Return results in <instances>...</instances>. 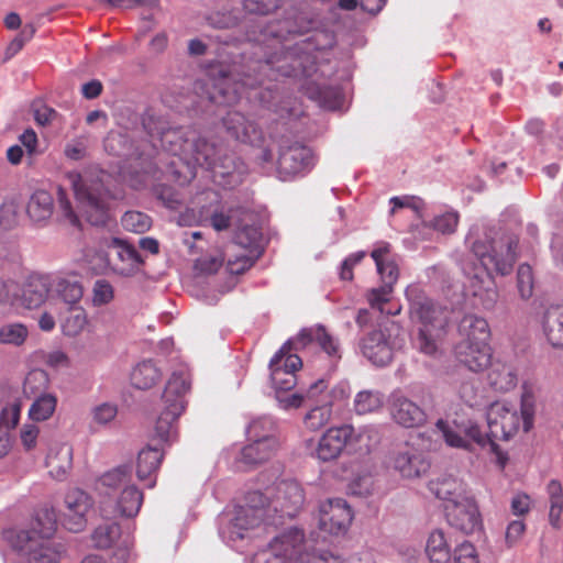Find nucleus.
<instances>
[{
  "instance_id": "1",
  "label": "nucleus",
  "mask_w": 563,
  "mask_h": 563,
  "mask_svg": "<svg viewBox=\"0 0 563 563\" xmlns=\"http://www.w3.org/2000/svg\"><path fill=\"white\" fill-rule=\"evenodd\" d=\"M466 246L479 265L465 262L462 265L465 275L464 290L474 299V305L492 310L498 301V289L492 271L500 276L512 272L517 260L518 238L512 233L499 232L494 228L475 225L465 239Z\"/></svg>"
},
{
  "instance_id": "2",
  "label": "nucleus",
  "mask_w": 563,
  "mask_h": 563,
  "mask_svg": "<svg viewBox=\"0 0 563 563\" xmlns=\"http://www.w3.org/2000/svg\"><path fill=\"white\" fill-rule=\"evenodd\" d=\"M317 344L329 358L332 368L341 358V349L338 339L333 338L324 327L317 325L301 330L297 336L289 339L275 353L269 362L271 379L277 394L291 390L296 384V371L302 366V360L292 350L300 351Z\"/></svg>"
},
{
  "instance_id": "3",
  "label": "nucleus",
  "mask_w": 563,
  "mask_h": 563,
  "mask_svg": "<svg viewBox=\"0 0 563 563\" xmlns=\"http://www.w3.org/2000/svg\"><path fill=\"white\" fill-rule=\"evenodd\" d=\"M56 527L54 508L44 506L36 510L27 527L5 529L2 537L18 554V563H57L60 550L51 540Z\"/></svg>"
},
{
  "instance_id": "4",
  "label": "nucleus",
  "mask_w": 563,
  "mask_h": 563,
  "mask_svg": "<svg viewBox=\"0 0 563 563\" xmlns=\"http://www.w3.org/2000/svg\"><path fill=\"white\" fill-rule=\"evenodd\" d=\"M538 411V397L534 389L525 384L518 408L506 400L490 404L486 410L488 435L494 440H509L520 430L529 432Z\"/></svg>"
},
{
  "instance_id": "5",
  "label": "nucleus",
  "mask_w": 563,
  "mask_h": 563,
  "mask_svg": "<svg viewBox=\"0 0 563 563\" xmlns=\"http://www.w3.org/2000/svg\"><path fill=\"white\" fill-rule=\"evenodd\" d=\"M406 296L410 302L411 319L420 323L413 346L426 355L435 356L440 352L439 342L446 324V312L417 285L409 286Z\"/></svg>"
},
{
  "instance_id": "6",
  "label": "nucleus",
  "mask_w": 563,
  "mask_h": 563,
  "mask_svg": "<svg viewBox=\"0 0 563 563\" xmlns=\"http://www.w3.org/2000/svg\"><path fill=\"white\" fill-rule=\"evenodd\" d=\"M262 525H271L266 518L262 492L250 493L243 505L225 509L219 517V534L228 545L240 549V544L252 538Z\"/></svg>"
},
{
  "instance_id": "7",
  "label": "nucleus",
  "mask_w": 563,
  "mask_h": 563,
  "mask_svg": "<svg viewBox=\"0 0 563 563\" xmlns=\"http://www.w3.org/2000/svg\"><path fill=\"white\" fill-rule=\"evenodd\" d=\"M190 389V373L185 364L172 372L162 396V409L155 424V435L173 443L178 438V419L186 408L185 395Z\"/></svg>"
},
{
  "instance_id": "8",
  "label": "nucleus",
  "mask_w": 563,
  "mask_h": 563,
  "mask_svg": "<svg viewBox=\"0 0 563 563\" xmlns=\"http://www.w3.org/2000/svg\"><path fill=\"white\" fill-rule=\"evenodd\" d=\"M75 197L88 222L101 225L109 219V191L104 188L106 174L97 168L66 175Z\"/></svg>"
},
{
  "instance_id": "9",
  "label": "nucleus",
  "mask_w": 563,
  "mask_h": 563,
  "mask_svg": "<svg viewBox=\"0 0 563 563\" xmlns=\"http://www.w3.org/2000/svg\"><path fill=\"white\" fill-rule=\"evenodd\" d=\"M185 162H194L207 169H211L216 178L229 177L230 180L225 183L229 186L239 183L243 174V164L235 162L228 154L223 142L199 137L197 132H195L188 150V157H186Z\"/></svg>"
},
{
  "instance_id": "10",
  "label": "nucleus",
  "mask_w": 563,
  "mask_h": 563,
  "mask_svg": "<svg viewBox=\"0 0 563 563\" xmlns=\"http://www.w3.org/2000/svg\"><path fill=\"white\" fill-rule=\"evenodd\" d=\"M434 449L435 446L429 439H426V434L412 437L391 452L389 465L402 478L421 477L430 468V461L426 452Z\"/></svg>"
},
{
  "instance_id": "11",
  "label": "nucleus",
  "mask_w": 563,
  "mask_h": 563,
  "mask_svg": "<svg viewBox=\"0 0 563 563\" xmlns=\"http://www.w3.org/2000/svg\"><path fill=\"white\" fill-rule=\"evenodd\" d=\"M305 46L303 48L297 45L294 49L274 55L269 59L258 63L256 70L274 80H277L279 76L310 78L317 69L314 57L309 52L310 43Z\"/></svg>"
},
{
  "instance_id": "12",
  "label": "nucleus",
  "mask_w": 563,
  "mask_h": 563,
  "mask_svg": "<svg viewBox=\"0 0 563 563\" xmlns=\"http://www.w3.org/2000/svg\"><path fill=\"white\" fill-rule=\"evenodd\" d=\"M262 494L266 518L271 525H277V514H280V518L296 516L305 503L303 489L295 479H283Z\"/></svg>"
},
{
  "instance_id": "13",
  "label": "nucleus",
  "mask_w": 563,
  "mask_h": 563,
  "mask_svg": "<svg viewBox=\"0 0 563 563\" xmlns=\"http://www.w3.org/2000/svg\"><path fill=\"white\" fill-rule=\"evenodd\" d=\"M404 340L399 338V327L395 323L384 329L369 332L361 342L363 355L376 366L387 365L395 350L401 347Z\"/></svg>"
},
{
  "instance_id": "14",
  "label": "nucleus",
  "mask_w": 563,
  "mask_h": 563,
  "mask_svg": "<svg viewBox=\"0 0 563 563\" xmlns=\"http://www.w3.org/2000/svg\"><path fill=\"white\" fill-rule=\"evenodd\" d=\"M220 78L211 82L212 90H207V98L218 106H230L238 102L246 89H255L263 85V79H257L245 74L241 79L234 80L232 75L220 70ZM209 88V84H206Z\"/></svg>"
},
{
  "instance_id": "15",
  "label": "nucleus",
  "mask_w": 563,
  "mask_h": 563,
  "mask_svg": "<svg viewBox=\"0 0 563 563\" xmlns=\"http://www.w3.org/2000/svg\"><path fill=\"white\" fill-rule=\"evenodd\" d=\"M354 512L343 498H329L319 506V530L329 536H343L347 532Z\"/></svg>"
},
{
  "instance_id": "16",
  "label": "nucleus",
  "mask_w": 563,
  "mask_h": 563,
  "mask_svg": "<svg viewBox=\"0 0 563 563\" xmlns=\"http://www.w3.org/2000/svg\"><path fill=\"white\" fill-rule=\"evenodd\" d=\"M302 541V531L292 527L275 537L267 548L256 552L252 563H287L298 554V544Z\"/></svg>"
},
{
  "instance_id": "17",
  "label": "nucleus",
  "mask_w": 563,
  "mask_h": 563,
  "mask_svg": "<svg viewBox=\"0 0 563 563\" xmlns=\"http://www.w3.org/2000/svg\"><path fill=\"white\" fill-rule=\"evenodd\" d=\"M144 126L152 137L155 147L161 146L164 151L179 156L183 161L188 157V150L195 136L191 128H152L150 121H144Z\"/></svg>"
},
{
  "instance_id": "18",
  "label": "nucleus",
  "mask_w": 563,
  "mask_h": 563,
  "mask_svg": "<svg viewBox=\"0 0 563 563\" xmlns=\"http://www.w3.org/2000/svg\"><path fill=\"white\" fill-rule=\"evenodd\" d=\"M313 164L312 151L300 143H292L280 147L276 172L278 178L285 181L305 175Z\"/></svg>"
},
{
  "instance_id": "19",
  "label": "nucleus",
  "mask_w": 563,
  "mask_h": 563,
  "mask_svg": "<svg viewBox=\"0 0 563 563\" xmlns=\"http://www.w3.org/2000/svg\"><path fill=\"white\" fill-rule=\"evenodd\" d=\"M92 498L80 488L69 489L60 509L62 525L71 532H80L87 526V515L92 508Z\"/></svg>"
},
{
  "instance_id": "20",
  "label": "nucleus",
  "mask_w": 563,
  "mask_h": 563,
  "mask_svg": "<svg viewBox=\"0 0 563 563\" xmlns=\"http://www.w3.org/2000/svg\"><path fill=\"white\" fill-rule=\"evenodd\" d=\"M433 433L442 437L446 444L453 448H468L470 441L479 445H485L487 440H494L488 434L485 435L481 431L479 427L472 421H467L466 423L453 422L451 424L448 421L440 419L435 424Z\"/></svg>"
},
{
  "instance_id": "21",
  "label": "nucleus",
  "mask_w": 563,
  "mask_h": 563,
  "mask_svg": "<svg viewBox=\"0 0 563 563\" xmlns=\"http://www.w3.org/2000/svg\"><path fill=\"white\" fill-rule=\"evenodd\" d=\"M143 504V493L132 483L109 499L100 501L102 516L107 518L136 516Z\"/></svg>"
},
{
  "instance_id": "22",
  "label": "nucleus",
  "mask_w": 563,
  "mask_h": 563,
  "mask_svg": "<svg viewBox=\"0 0 563 563\" xmlns=\"http://www.w3.org/2000/svg\"><path fill=\"white\" fill-rule=\"evenodd\" d=\"M445 515L449 523L465 534L479 531L483 527L482 517L473 495L459 503L445 506Z\"/></svg>"
},
{
  "instance_id": "23",
  "label": "nucleus",
  "mask_w": 563,
  "mask_h": 563,
  "mask_svg": "<svg viewBox=\"0 0 563 563\" xmlns=\"http://www.w3.org/2000/svg\"><path fill=\"white\" fill-rule=\"evenodd\" d=\"M388 407L393 421L404 428H417L427 420L426 411L400 390L390 394Z\"/></svg>"
},
{
  "instance_id": "24",
  "label": "nucleus",
  "mask_w": 563,
  "mask_h": 563,
  "mask_svg": "<svg viewBox=\"0 0 563 563\" xmlns=\"http://www.w3.org/2000/svg\"><path fill=\"white\" fill-rule=\"evenodd\" d=\"M51 275L29 276L19 292L14 295L12 305L30 310L40 308L51 292Z\"/></svg>"
},
{
  "instance_id": "25",
  "label": "nucleus",
  "mask_w": 563,
  "mask_h": 563,
  "mask_svg": "<svg viewBox=\"0 0 563 563\" xmlns=\"http://www.w3.org/2000/svg\"><path fill=\"white\" fill-rule=\"evenodd\" d=\"M489 339L481 341H460L455 346V355L460 363L472 372H482L492 363Z\"/></svg>"
},
{
  "instance_id": "26",
  "label": "nucleus",
  "mask_w": 563,
  "mask_h": 563,
  "mask_svg": "<svg viewBox=\"0 0 563 563\" xmlns=\"http://www.w3.org/2000/svg\"><path fill=\"white\" fill-rule=\"evenodd\" d=\"M350 433V424H342L327 429L318 441L314 452L316 457L322 462L336 460L345 449L346 439Z\"/></svg>"
},
{
  "instance_id": "27",
  "label": "nucleus",
  "mask_w": 563,
  "mask_h": 563,
  "mask_svg": "<svg viewBox=\"0 0 563 563\" xmlns=\"http://www.w3.org/2000/svg\"><path fill=\"white\" fill-rule=\"evenodd\" d=\"M223 126L236 141L258 145L263 140L262 131L239 111H229L223 118Z\"/></svg>"
},
{
  "instance_id": "28",
  "label": "nucleus",
  "mask_w": 563,
  "mask_h": 563,
  "mask_svg": "<svg viewBox=\"0 0 563 563\" xmlns=\"http://www.w3.org/2000/svg\"><path fill=\"white\" fill-rule=\"evenodd\" d=\"M371 256L375 262L376 269L383 285L390 286L397 283L399 277L398 256L391 253L390 244L387 242L375 243Z\"/></svg>"
},
{
  "instance_id": "29",
  "label": "nucleus",
  "mask_w": 563,
  "mask_h": 563,
  "mask_svg": "<svg viewBox=\"0 0 563 563\" xmlns=\"http://www.w3.org/2000/svg\"><path fill=\"white\" fill-rule=\"evenodd\" d=\"M429 489L437 498L443 501L444 507L459 503L472 495L465 483L452 475H441L430 481Z\"/></svg>"
},
{
  "instance_id": "30",
  "label": "nucleus",
  "mask_w": 563,
  "mask_h": 563,
  "mask_svg": "<svg viewBox=\"0 0 563 563\" xmlns=\"http://www.w3.org/2000/svg\"><path fill=\"white\" fill-rule=\"evenodd\" d=\"M132 466L122 464L104 472L96 483V489L103 499H109L132 484Z\"/></svg>"
},
{
  "instance_id": "31",
  "label": "nucleus",
  "mask_w": 563,
  "mask_h": 563,
  "mask_svg": "<svg viewBox=\"0 0 563 563\" xmlns=\"http://www.w3.org/2000/svg\"><path fill=\"white\" fill-rule=\"evenodd\" d=\"M51 292L67 307L80 305L84 287L73 273L51 275Z\"/></svg>"
},
{
  "instance_id": "32",
  "label": "nucleus",
  "mask_w": 563,
  "mask_h": 563,
  "mask_svg": "<svg viewBox=\"0 0 563 563\" xmlns=\"http://www.w3.org/2000/svg\"><path fill=\"white\" fill-rule=\"evenodd\" d=\"M45 465L51 477L64 481L73 466V448L68 443H55L48 449Z\"/></svg>"
},
{
  "instance_id": "33",
  "label": "nucleus",
  "mask_w": 563,
  "mask_h": 563,
  "mask_svg": "<svg viewBox=\"0 0 563 563\" xmlns=\"http://www.w3.org/2000/svg\"><path fill=\"white\" fill-rule=\"evenodd\" d=\"M487 379L495 390L510 391L518 384V368L511 361L495 360L490 363Z\"/></svg>"
},
{
  "instance_id": "34",
  "label": "nucleus",
  "mask_w": 563,
  "mask_h": 563,
  "mask_svg": "<svg viewBox=\"0 0 563 563\" xmlns=\"http://www.w3.org/2000/svg\"><path fill=\"white\" fill-rule=\"evenodd\" d=\"M240 454V460L246 465H255L268 460L278 449L279 442L275 437L263 435L262 439H250Z\"/></svg>"
},
{
  "instance_id": "35",
  "label": "nucleus",
  "mask_w": 563,
  "mask_h": 563,
  "mask_svg": "<svg viewBox=\"0 0 563 563\" xmlns=\"http://www.w3.org/2000/svg\"><path fill=\"white\" fill-rule=\"evenodd\" d=\"M541 328L547 341L556 349L563 347V306H549L541 318Z\"/></svg>"
},
{
  "instance_id": "36",
  "label": "nucleus",
  "mask_w": 563,
  "mask_h": 563,
  "mask_svg": "<svg viewBox=\"0 0 563 563\" xmlns=\"http://www.w3.org/2000/svg\"><path fill=\"white\" fill-rule=\"evenodd\" d=\"M54 199L46 190L34 191L26 205V213L29 219L38 227L47 224L53 216Z\"/></svg>"
},
{
  "instance_id": "37",
  "label": "nucleus",
  "mask_w": 563,
  "mask_h": 563,
  "mask_svg": "<svg viewBox=\"0 0 563 563\" xmlns=\"http://www.w3.org/2000/svg\"><path fill=\"white\" fill-rule=\"evenodd\" d=\"M164 457L162 449L156 446H146L139 452L136 461V475L141 482L148 479L147 487L153 488L156 484L155 478H152Z\"/></svg>"
},
{
  "instance_id": "38",
  "label": "nucleus",
  "mask_w": 563,
  "mask_h": 563,
  "mask_svg": "<svg viewBox=\"0 0 563 563\" xmlns=\"http://www.w3.org/2000/svg\"><path fill=\"white\" fill-rule=\"evenodd\" d=\"M311 541H306L302 534V541L298 544V554H296V561L298 563H347L353 559L365 558L372 555L368 552L362 553L361 555H353L346 561H341L340 556L335 555L329 550L321 548H314L310 544Z\"/></svg>"
},
{
  "instance_id": "39",
  "label": "nucleus",
  "mask_w": 563,
  "mask_h": 563,
  "mask_svg": "<svg viewBox=\"0 0 563 563\" xmlns=\"http://www.w3.org/2000/svg\"><path fill=\"white\" fill-rule=\"evenodd\" d=\"M108 247L117 252V257L121 265L117 266L115 271L121 275L132 274L142 263V258L135 247L123 240L112 238L108 243Z\"/></svg>"
},
{
  "instance_id": "40",
  "label": "nucleus",
  "mask_w": 563,
  "mask_h": 563,
  "mask_svg": "<svg viewBox=\"0 0 563 563\" xmlns=\"http://www.w3.org/2000/svg\"><path fill=\"white\" fill-rule=\"evenodd\" d=\"M351 433L346 439V446L349 453L358 455H367L371 452L373 444L377 438V431L371 426H363L355 429L350 424Z\"/></svg>"
},
{
  "instance_id": "41",
  "label": "nucleus",
  "mask_w": 563,
  "mask_h": 563,
  "mask_svg": "<svg viewBox=\"0 0 563 563\" xmlns=\"http://www.w3.org/2000/svg\"><path fill=\"white\" fill-rule=\"evenodd\" d=\"M459 333L462 336L461 341H481L490 338L488 322L475 314H466L462 318Z\"/></svg>"
},
{
  "instance_id": "42",
  "label": "nucleus",
  "mask_w": 563,
  "mask_h": 563,
  "mask_svg": "<svg viewBox=\"0 0 563 563\" xmlns=\"http://www.w3.org/2000/svg\"><path fill=\"white\" fill-rule=\"evenodd\" d=\"M307 406L333 404L336 397L345 398L346 393L343 387H335L328 390V386L323 379H319L311 384L303 394Z\"/></svg>"
},
{
  "instance_id": "43",
  "label": "nucleus",
  "mask_w": 563,
  "mask_h": 563,
  "mask_svg": "<svg viewBox=\"0 0 563 563\" xmlns=\"http://www.w3.org/2000/svg\"><path fill=\"white\" fill-rule=\"evenodd\" d=\"M394 288L382 285L373 288L367 294V301L373 309L378 310L382 314L396 316L400 312L401 307L397 302H391Z\"/></svg>"
},
{
  "instance_id": "44",
  "label": "nucleus",
  "mask_w": 563,
  "mask_h": 563,
  "mask_svg": "<svg viewBox=\"0 0 563 563\" xmlns=\"http://www.w3.org/2000/svg\"><path fill=\"white\" fill-rule=\"evenodd\" d=\"M162 377V373L152 361L139 363L131 374L132 385L139 389H148L153 387Z\"/></svg>"
},
{
  "instance_id": "45",
  "label": "nucleus",
  "mask_w": 563,
  "mask_h": 563,
  "mask_svg": "<svg viewBox=\"0 0 563 563\" xmlns=\"http://www.w3.org/2000/svg\"><path fill=\"white\" fill-rule=\"evenodd\" d=\"M235 245L261 256L263 252V234L258 225H243L235 234Z\"/></svg>"
},
{
  "instance_id": "46",
  "label": "nucleus",
  "mask_w": 563,
  "mask_h": 563,
  "mask_svg": "<svg viewBox=\"0 0 563 563\" xmlns=\"http://www.w3.org/2000/svg\"><path fill=\"white\" fill-rule=\"evenodd\" d=\"M56 406L57 397L54 394H41L34 397V400L29 409V417L32 421H46L55 412Z\"/></svg>"
},
{
  "instance_id": "47",
  "label": "nucleus",
  "mask_w": 563,
  "mask_h": 563,
  "mask_svg": "<svg viewBox=\"0 0 563 563\" xmlns=\"http://www.w3.org/2000/svg\"><path fill=\"white\" fill-rule=\"evenodd\" d=\"M426 552L431 562L445 563L450 560V548L443 531L435 530L430 533Z\"/></svg>"
},
{
  "instance_id": "48",
  "label": "nucleus",
  "mask_w": 563,
  "mask_h": 563,
  "mask_svg": "<svg viewBox=\"0 0 563 563\" xmlns=\"http://www.w3.org/2000/svg\"><path fill=\"white\" fill-rule=\"evenodd\" d=\"M384 395L378 390H361L354 398V410L357 415H367L382 409Z\"/></svg>"
},
{
  "instance_id": "49",
  "label": "nucleus",
  "mask_w": 563,
  "mask_h": 563,
  "mask_svg": "<svg viewBox=\"0 0 563 563\" xmlns=\"http://www.w3.org/2000/svg\"><path fill=\"white\" fill-rule=\"evenodd\" d=\"M87 322V312L80 305L68 307V314L62 323L63 332L67 336H76L84 331Z\"/></svg>"
},
{
  "instance_id": "50",
  "label": "nucleus",
  "mask_w": 563,
  "mask_h": 563,
  "mask_svg": "<svg viewBox=\"0 0 563 563\" xmlns=\"http://www.w3.org/2000/svg\"><path fill=\"white\" fill-rule=\"evenodd\" d=\"M303 418V423L311 431L320 430L332 419L333 404L311 405Z\"/></svg>"
},
{
  "instance_id": "51",
  "label": "nucleus",
  "mask_w": 563,
  "mask_h": 563,
  "mask_svg": "<svg viewBox=\"0 0 563 563\" xmlns=\"http://www.w3.org/2000/svg\"><path fill=\"white\" fill-rule=\"evenodd\" d=\"M29 338L26 325L20 322H9L0 325V343L21 346Z\"/></svg>"
},
{
  "instance_id": "52",
  "label": "nucleus",
  "mask_w": 563,
  "mask_h": 563,
  "mask_svg": "<svg viewBox=\"0 0 563 563\" xmlns=\"http://www.w3.org/2000/svg\"><path fill=\"white\" fill-rule=\"evenodd\" d=\"M459 224V213L448 210L433 217L430 222L422 221L416 228H433L442 234L453 233Z\"/></svg>"
},
{
  "instance_id": "53",
  "label": "nucleus",
  "mask_w": 563,
  "mask_h": 563,
  "mask_svg": "<svg viewBox=\"0 0 563 563\" xmlns=\"http://www.w3.org/2000/svg\"><path fill=\"white\" fill-rule=\"evenodd\" d=\"M48 384L49 379L46 372L43 369L31 371L25 377L23 393L25 396L33 398L41 394H48L46 391Z\"/></svg>"
},
{
  "instance_id": "54",
  "label": "nucleus",
  "mask_w": 563,
  "mask_h": 563,
  "mask_svg": "<svg viewBox=\"0 0 563 563\" xmlns=\"http://www.w3.org/2000/svg\"><path fill=\"white\" fill-rule=\"evenodd\" d=\"M120 537V527L115 522H104L96 528L92 533V541L97 548L108 549L114 544Z\"/></svg>"
},
{
  "instance_id": "55",
  "label": "nucleus",
  "mask_w": 563,
  "mask_h": 563,
  "mask_svg": "<svg viewBox=\"0 0 563 563\" xmlns=\"http://www.w3.org/2000/svg\"><path fill=\"white\" fill-rule=\"evenodd\" d=\"M258 257L245 250L235 254H228L227 271L233 275L242 274L252 267Z\"/></svg>"
},
{
  "instance_id": "56",
  "label": "nucleus",
  "mask_w": 563,
  "mask_h": 563,
  "mask_svg": "<svg viewBox=\"0 0 563 563\" xmlns=\"http://www.w3.org/2000/svg\"><path fill=\"white\" fill-rule=\"evenodd\" d=\"M121 223L125 230L134 233H144L152 225L151 218L140 211H126L121 219Z\"/></svg>"
},
{
  "instance_id": "57",
  "label": "nucleus",
  "mask_w": 563,
  "mask_h": 563,
  "mask_svg": "<svg viewBox=\"0 0 563 563\" xmlns=\"http://www.w3.org/2000/svg\"><path fill=\"white\" fill-rule=\"evenodd\" d=\"M534 278L532 268L521 264L517 271V289L521 299L527 300L533 295Z\"/></svg>"
},
{
  "instance_id": "58",
  "label": "nucleus",
  "mask_w": 563,
  "mask_h": 563,
  "mask_svg": "<svg viewBox=\"0 0 563 563\" xmlns=\"http://www.w3.org/2000/svg\"><path fill=\"white\" fill-rule=\"evenodd\" d=\"M197 221H210L211 225L217 231L225 230L230 225V217L220 210L218 203L212 209H205V207H202Z\"/></svg>"
},
{
  "instance_id": "59",
  "label": "nucleus",
  "mask_w": 563,
  "mask_h": 563,
  "mask_svg": "<svg viewBox=\"0 0 563 563\" xmlns=\"http://www.w3.org/2000/svg\"><path fill=\"white\" fill-rule=\"evenodd\" d=\"M275 422L271 417L264 416L252 420L247 428L246 434L249 439H262L263 435L274 437Z\"/></svg>"
},
{
  "instance_id": "60",
  "label": "nucleus",
  "mask_w": 563,
  "mask_h": 563,
  "mask_svg": "<svg viewBox=\"0 0 563 563\" xmlns=\"http://www.w3.org/2000/svg\"><path fill=\"white\" fill-rule=\"evenodd\" d=\"M389 203L391 205V214H394L398 209L407 208L412 210L418 218H421L424 209L423 200L416 196L391 197Z\"/></svg>"
},
{
  "instance_id": "61",
  "label": "nucleus",
  "mask_w": 563,
  "mask_h": 563,
  "mask_svg": "<svg viewBox=\"0 0 563 563\" xmlns=\"http://www.w3.org/2000/svg\"><path fill=\"white\" fill-rule=\"evenodd\" d=\"M349 490L355 496H368L374 490V478L369 473L355 476L349 484Z\"/></svg>"
},
{
  "instance_id": "62",
  "label": "nucleus",
  "mask_w": 563,
  "mask_h": 563,
  "mask_svg": "<svg viewBox=\"0 0 563 563\" xmlns=\"http://www.w3.org/2000/svg\"><path fill=\"white\" fill-rule=\"evenodd\" d=\"M113 287L106 279H98L92 288V302L95 306L109 303L113 299Z\"/></svg>"
},
{
  "instance_id": "63",
  "label": "nucleus",
  "mask_w": 563,
  "mask_h": 563,
  "mask_svg": "<svg viewBox=\"0 0 563 563\" xmlns=\"http://www.w3.org/2000/svg\"><path fill=\"white\" fill-rule=\"evenodd\" d=\"M117 413L118 408L111 402L100 404L91 410L92 421L100 426L111 422L117 417Z\"/></svg>"
},
{
  "instance_id": "64",
  "label": "nucleus",
  "mask_w": 563,
  "mask_h": 563,
  "mask_svg": "<svg viewBox=\"0 0 563 563\" xmlns=\"http://www.w3.org/2000/svg\"><path fill=\"white\" fill-rule=\"evenodd\" d=\"M455 563H478L477 552L470 542L461 543L454 552Z\"/></svg>"
}]
</instances>
